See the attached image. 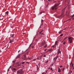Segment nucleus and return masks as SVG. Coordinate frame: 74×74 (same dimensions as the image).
<instances>
[{"label": "nucleus", "mask_w": 74, "mask_h": 74, "mask_svg": "<svg viewBox=\"0 0 74 74\" xmlns=\"http://www.w3.org/2000/svg\"><path fill=\"white\" fill-rule=\"evenodd\" d=\"M73 40V38L71 37H69L68 38V42H69L70 44H71V43H72L73 42L72 41V40Z\"/></svg>", "instance_id": "1"}, {"label": "nucleus", "mask_w": 74, "mask_h": 74, "mask_svg": "<svg viewBox=\"0 0 74 74\" xmlns=\"http://www.w3.org/2000/svg\"><path fill=\"white\" fill-rule=\"evenodd\" d=\"M24 71L22 70H19L17 71L18 74H23Z\"/></svg>", "instance_id": "2"}, {"label": "nucleus", "mask_w": 74, "mask_h": 74, "mask_svg": "<svg viewBox=\"0 0 74 74\" xmlns=\"http://www.w3.org/2000/svg\"><path fill=\"white\" fill-rule=\"evenodd\" d=\"M45 44H46V42H45L44 41V42H42L40 46V47H41L44 46Z\"/></svg>", "instance_id": "3"}, {"label": "nucleus", "mask_w": 74, "mask_h": 74, "mask_svg": "<svg viewBox=\"0 0 74 74\" xmlns=\"http://www.w3.org/2000/svg\"><path fill=\"white\" fill-rule=\"evenodd\" d=\"M58 5H59V4H56L54 6H53L52 7H51V9L52 10H54V9H55V8H56V7H57V6H58Z\"/></svg>", "instance_id": "4"}, {"label": "nucleus", "mask_w": 74, "mask_h": 74, "mask_svg": "<svg viewBox=\"0 0 74 74\" xmlns=\"http://www.w3.org/2000/svg\"><path fill=\"white\" fill-rule=\"evenodd\" d=\"M58 73H60V72H61V71L60 69V68H58Z\"/></svg>", "instance_id": "5"}, {"label": "nucleus", "mask_w": 74, "mask_h": 74, "mask_svg": "<svg viewBox=\"0 0 74 74\" xmlns=\"http://www.w3.org/2000/svg\"><path fill=\"white\" fill-rule=\"evenodd\" d=\"M20 55L19 54L17 56V57L16 58H20Z\"/></svg>", "instance_id": "6"}, {"label": "nucleus", "mask_w": 74, "mask_h": 74, "mask_svg": "<svg viewBox=\"0 0 74 74\" xmlns=\"http://www.w3.org/2000/svg\"><path fill=\"white\" fill-rule=\"evenodd\" d=\"M9 12L8 11L5 12V14H6V15H8Z\"/></svg>", "instance_id": "7"}, {"label": "nucleus", "mask_w": 74, "mask_h": 74, "mask_svg": "<svg viewBox=\"0 0 74 74\" xmlns=\"http://www.w3.org/2000/svg\"><path fill=\"white\" fill-rule=\"evenodd\" d=\"M47 46H48V45H47V44L46 43V44H45V45L44 46V48H46V47H47Z\"/></svg>", "instance_id": "8"}, {"label": "nucleus", "mask_w": 74, "mask_h": 74, "mask_svg": "<svg viewBox=\"0 0 74 74\" xmlns=\"http://www.w3.org/2000/svg\"><path fill=\"white\" fill-rule=\"evenodd\" d=\"M58 56H56V57H55V58H53V60H54V59H58Z\"/></svg>", "instance_id": "9"}, {"label": "nucleus", "mask_w": 74, "mask_h": 74, "mask_svg": "<svg viewBox=\"0 0 74 74\" xmlns=\"http://www.w3.org/2000/svg\"><path fill=\"white\" fill-rule=\"evenodd\" d=\"M14 41V40H10V43H11L12 42H13Z\"/></svg>", "instance_id": "10"}, {"label": "nucleus", "mask_w": 74, "mask_h": 74, "mask_svg": "<svg viewBox=\"0 0 74 74\" xmlns=\"http://www.w3.org/2000/svg\"><path fill=\"white\" fill-rule=\"evenodd\" d=\"M51 25H55V22H51Z\"/></svg>", "instance_id": "11"}, {"label": "nucleus", "mask_w": 74, "mask_h": 74, "mask_svg": "<svg viewBox=\"0 0 74 74\" xmlns=\"http://www.w3.org/2000/svg\"><path fill=\"white\" fill-rule=\"evenodd\" d=\"M42 58V56H40L39 57V58L40 59H41Z\"/></svg>", "instance_id": "12"}, {"label": "nucleus", "mask_w": 74, "mask_h": 74, "mask_svg": "<svg viewBox=\"0 0 74 74\" xmlns=\"http://www.w3.org/2000/svg\"><path fill=\"white\" fill-rule=\"evenodd\" d=\"M36 67H37V70H38V69H39V68H38V66L37 65H36Z\"/></svg>", "instance_id": "13"}, {"label": "nucleus", "mask_w": 74, "mask_h": 74, "mask_svg": "<svg viewBox=\"0 0 74 74\" xmlns=\"http://www.w3.org/2000/svg\"><path fill=\"white\" fill-rule=\"evenodd\" d=\"M58 53H61V51L60 50H58Z\"/></svg>", "instance_id": "14"}, {"label": "nucleus", "mask_w": 74, "mask_h": 74, "mask_svg": "<svg viewBox=\"0 0 74 74\" xmlns=\"http://www.w3.org/2000/svg\"><path fill=\"white\" fill-rule=\"evenodd\" d=\"M41 23H42V22H44V20H43V19H41Z\"/></svg>", "instance_id": "15"}, {"label": "nucleus", "mask_w": 74, "mask_h": 74, "mask_svg": "<svg viewBox=\"0 0 74 74\" xmlns=\"http://www.w3.org/2000/svg\"><path fill=\"white\" fill-rule=\"evenodd\" d=\"M59 34H61L62 33V31H60L59 32Z\"/></svg>", "instance_id": "16"}, {"label": "nucleus", "mask_w": 74, "mask_h": 74, "mask_svg": "<svg viewBox=\"0 0 74 74\" xmlns=\"http://www.w3.org/2000/svg\"><path fill=\"white\" fill-rule=\"evenodd\" d=\"M54 61V62H56V60H57V59L55 58V59H54V60H53Z\"/></svg>", "instance_id": "17"}, {"label": "nucleus", "mask_w": 74, "mask_h": 74, "mask_svg": "<svg viewBox=\"0 0 74 74\" xmlns=\"http://www.w3.org/2000/svg\"><path fill=\"white\" fill-rule=\"evenodd\" d=\"M42 32V30L40 32H39V34H41Z\"/></svg>", "instance_id": "18"}, {"label": "nucleus", "mask_w": 74, "mask_h": 74, "mask_svg": "<svg viewBox=\"0 0 74 74\" xmlns=\"http://www.w3.org/2000/svg\"><path fill=\"white\" fill-rule=\"evenodd\" d=\"M67 37H66L64 39V40H66L67 39Z\"/></svg>", "instance_id": "19"}, {"label": "nucleus", "mask_w": 74, "mask_h": 74, "mask_svg": "<svg viewBox=\"0 0 74 74\" xmlns=\"http://www.w3.org/2000/svg\"><path fill=\"white\" fill-rule=\"evenodd\" d=\"M49 61V60H47V61H46V62H45V63H48V62Z\"/></svg>", "instance_id": "20"}, {"label": "nucleus", "mask_w": 74, "mask_h": 74, "mask_svg": "<svg viewBox=\"0 0 74 74\" xmlns=\"http://www.w3.org/2000/svg\"><path fill=\"white\" fill-rule=\"evenodd\" d=\"M14 36V34H13L12 36V37H13Z\"/></svg>", "instance_id": "21"}, {"label": "nucleus", "mask_w": 74, "mask_h": 74, "mask_svg": "<svg viewBox=\"0 0 74 74\" xmlns=\"http://www.w3.org/2000/svg\"><path fill=\"white\" fill-rule=\"evenodd\" d=\"M55 0H48L49 1H54Z\"/></svg>", "instance_id": "22"}, {"label": "nucleus", "mask_w": 74, "mask_h": 74, "mask_svg": "<svg viewBox=\"0 0 74 74\" xmlns=\"http://www.w3.org/2000/svg\"><path fill=\"white\" fill-rule=\"evenodd\" d=\"M62 71H64V68H63V69L62 70Z\"/></svg>", "instance_id": "23"}, {"label": "nucleus", "mask_w": 74, "mask_h": 74, "mask_svg": "<svg viewBox=\"0 0 74 74\" xmlns=\"http://www.w3.org/2000/svg\"><path fill=\"white\" fill-rule=\"evenodd\" d=\"M15 61H12V63H15Z\"/></svg>", "instance_id": "24"}, {"label": "nucleus", "mask_w": 74, "mask_h": 74, "mask_svg": "<svg viewBox=\"0 0 74 74\" xmlns=\"http://www.w3.org/2000/svg\"><path fill=\"white\" fill-rule=\"evenodd\" d=\"M24 63H25V62H24L22 63V64H24Z\"/></svg>", "instance_id": "25"}, {"label": "nucleus", "mask_w": 74, "mask_h": 74, "mask_svg": "<svg viewBox=\"0 0 74 74\" xmlns=\"http://www.w3.org/2000/svg\"><path fill=\"white\" fill-rule=\"evenodd\" d=\"M60 36L61 37H62V36H63V34H62L61 35H60Z\"/></svg>", "instance_id": "26"}, {"label": "nucleus", "mask_w": 74, "mask_h": 74, "mask_svg": "<svg viewBox=\"0 0 74 74\" xmlns=\"http://www.w3.org/2000/svg\"><path fill=\"white\" fill-rule=\"evenodd\" d=\"M39 57H38L37 58V60H39Z\"/></svg>", "instance_id": "27"}, {"label": "nucleus", "mask_w": 74, "mask_h": 74, "mask_svg": "<svg viewBox=\"0 0 74 74\" xmlns=\"http://www.w3.org/2000/svg\"><path fill=\"white\" fill-rule=\"evenodd\" d=\"M53 63L52 65H51V66H53Z\"/></svg>", "instance_id": "28"}, {"label": "nucleus", "mask_w": 74, "mask_h": 74, "mask_svg": "<svg viewBox=\"0 0 74 74\" xmlns=\"http://www.w3.org/2000/svg\"><path fill=\"white\" fill-rule=\"evenodd\" d=\"M52 49H49V51H52Z\"/></svg>", "instance_id": "29"}, {"label": "nucleus", "mask_w": 74, "mask_h": 74, "mask_svg": "<svg viewBox=\"0 0 74 74\" xmlns=\"http://www.w3.org/2000/svg\"><path fill=\"white\" fill-rule=\"evenodd\" d=\"M34 61H36V60H37L36 59H34L33 60Z\"/></svg>", "instance_id": "30"}, {"label": "nucleus", "mask_w": 74, "mask_h": 74, "mask_svg": "<svg viewBox=\"0 0 74 74\" xmlns=\"http://www.w3.org/2000/svg\"><path fill=\"white\" fill-rule=\"evenodd\" d=\"M50 70H51V71H53V70L52 68H51Z\"/></svg>", "instance_id": "31"}, {"label": "nucleus", "mask_w": 74, "mask_h": 74, "mask_svg": "<svg viewBox=\"0 0 74 74\" xmlns=\"http://www.w3.org/2000/svg\"><path fill=\"white\" fill-rule=\"evenodd\" d=\"M72 66L73 67H74V64H73Z\"/></svg>", "instance_id": "32"}, {"label": "nucleus", "mask_w": 74, "mask_h": 74, "mask_svg": "<svg viewBox=\"0 0 74 74\" xmlns=\"http://www.w3.org/2000/svg\"><path fill=\"white\" fill-rule=\"evenodd\" d=\"M65 44H66V42H64L63 43V44H64V45H65Z\"/></svg>", "instance_id": "33"}, {"label": "nucleus", "mask_w": 74, "mask_h": 74, "mask_svg": "<svg viewBox=\"0 0 74 74\" xmlns=\"http://www.w3.org/2000/svg\"><path fill=\"white\" fill-rule=\"evenodd\" d=\"M44 58H45L46 57V55H44Z\"/></svg>", "instance_id": "34"}, {"label": "nucleus", "mask_w": 74, "mask_h": 74, "mask_svg": "<svg viewBox=\"0 0 74 74\" xmlns=\"http://www.w3.org/2000/svg\"><path fill=\"white\" fill-rule=\"evenodd\" d=\"M32 44H31L30 45H29V47H31V46H32Z\"/></svg>", "instance_id": "35"}, {"label": "nucleus", "mask_w": 74, "mask_h": 74, "mask_svg": "<svg viewBox=\"0 0 74 74\" xmlns=\"http://www.w3.org/2000/svg\"><path fill=\"white\" fill-rule=\"evenodd\" d=\"M63 67V66H60V68L61 67Z\"/></svg>", "instance_id": "36"}, {"label": "nucleus", "mask_w": 74, "mask_h": 74, "mask_svg": "<svg viewBox=\"0 0 74 74\" xmlns=\"http://www.w3.org/2000/svg\"><path fill=\"white\" fill-rule=\"evenodd\" d=\"M21 51V50H19V51H18V53H19V52Z\"/></svg>", "instance_id": "37"}, {"label": "nucleus", "mask_w": 74, "mask_h": 74, "mask_svg": "<svg viewBox=\"0 0 74 74\" xmlns=\"http://www.w3.org/2000/svg\"><path fill=\"white\" fill-rule=\"evenodd\" d=\"M13 70H16V69H15V68H14V69H13Z\"/></svg>", "instance_id": "38"}, {"label": "nucleus", "mask_w": 74, "mask_h": 74, "mask_svg": "<svg viewBox=\"0 0 74 74\" xmlns=\"http://www.w3.org/2000/svg\"><path fill=\"white\" fill-rule=\"evenodd\" d=\"M42 12H41L40 13V14H42Z\"/></svg>", "instance_id": "39"}, {"label": "nucleus", "mask_w": 74, "mask_h": 74, "mask_svg": "<svg viewBox=\"0 0 74 74\" xmlns=\"http://www.w3.org/2000/svg\"><path fill=\"white\" fill-rule=\"evenodd\" d=\"M20 65H20V64H18V66H20Z\"/></svg>", "instance_id": "40"}, {"label": "nucleus", "mask_w": 74, "mask_h": 74, "mask_svg": "<svg viewBox=\"0 0 74 74\" xmlns=\"http://www.w3.org/2000/svg\"><path fill=\"white\" fill-rule=\"evenodd\" d=\"M43 34H43V33H42L41 34V35H43Z\"/></svg>", "instance_id": "41"}, {"label": "nucleus", "mask_w": 74, "mask_h": 74, "mask_svg": "<svg viewBox=\"0 0 74 74\" xmlns=\"http://www.w3.org/2000/svg\"><path fill=\"white\" fill-rule=\"evenodd\" d=\"M32 48H34V46H32Z\"/></svg>", "instance_id": "42"}, {"label": "nucleus", "mask_w": 74, "mask_h": 74, "mask_svg": "<svg viewBox=\"0 0 74 74\" xmlns=\"http://www.w3.org/2000/svg\"><path fill=\"white\" fill-rule=\"evenodd\" d=\"M24 57L25 58H26V55H24Z\"/></svg>", "instance_id": "43"}, {"label": "nucleus", "mask_w": 74, "mask_h": 74, "mask_svg": "<svg viewBox=\"0 0 74 74\" xmlns=\"http://www.w3.org/2000/svg\"><path fill=\"white\" fill-rule=\"evenodd\" d=\"M44 74V72H43V73H42V74Z\"/></svg>", "instance_id": "44"}, {"label": "nucleus", "mask_w": 74, "mask_h": 74, "mask_svg": "<svg viewBox=\"0 0 74 74\" xmlns=\"http://www.w3.org/2000/svg\"><path fill=\"white\" fill-rule=\"evenodd\" d=\"M47 49H46L44 51H46V50Z\"/></svg>", "instance_id": "45"}, {"label": "nucleus", "mask_w": 74, "mask_h": 74, "mask_svg": "<svg viewBox=\"0 0 74 74\" xmlns=\"http://www.w3.org/2000/svg\"><path fill=\"white\" fill-rule=\"evenodd\" d=\"M8 71H9V69H8Z\"/></svg>", "instance_id": "46"}, {"label": "nucleus", "mask_w": 74, "mask_h": 74, "mask_svg": "<svg viewBox=\"0 0 74 74\" xmlns=\"http://www.w3.org/2000/svg\"><path fill=\"white\" fill-rule=\"evenodd\" d=\"M22 34H25V33H23Z\"/></svg>", "instance_id": "47"}, {"label": "nucleus", "mask_w": 74, "mask_h": 74, "mask_svg": "<svg viewBox=\"0 0 74 74\" xmlns=\"http://www.w3.org/2000/svg\"><path fill=\"white\" fill-rule=\"evenodd\" d=\"M40 64L39 63V64H38V65L39 66L40 65Z\"/></svg>", "instance_id": "48"}, {"label": "nucleus", "mask_w": 74, "mask_h": 74, "mask_svg": "<svg viewBox=\"0 0 74 74\" xmlns=\"http://www.w3.org/2000/svg\"><path fill=\"white\" fill-rule=\"evenodd\" d=\"M48 69H50V67Z\"/></svg>", "instance_id": "49"}, {"label": "nucleus", "mask_w": 74, "mask_h": 74, "mask_svg": "<svg viewBox=\"0 0 74 74\" xmlns=\"http://www.w3.org/2000/svg\"><path fill=\"white\" fill-rule=\"evenodd\" d=\"M72 64V62H71V64Z\"/></svg>", "instance_id": "50"}, {"label": "nucleus", "mask_w": 74, "mask_h": 74, "mask_svg": "<svg viewBox=\"0 0 74 74\" xmlns=\"http://www.w3.org/2000/svg\"><path fill=\"white\" fill-rule=\"evenodd\" d=\"M56 9H57V8H56L55 10H56Z\"/></svg>", "instance_id": "51"}, {"label": "nucleus", "mask_w": 74, "mask_h": 74, "mask_svg": "<svg viewBox=\"0 0 74 74\" xmlns=\"http://www.w3.org/2000/svg\"><path fill=\"white\" fill-rule=\"evenodd\" d=\"M0 52H1V50H0Z\"/></svg>", "instance_id": "52"}, {"label": "nucleus", "mask_w": 74, "mask_h": 74, "mask_svg": "<svg viewBox=\"0 0 74 74\" xmlns=\"http://www.w3.org/2000/svg\"><path fill=\"white\" fill-rule=\"evenodd\" d=\"M62 11L63 12V10H62Z\"/></svg>", "instance_id": "53"}, {"label": "nucleus", "mask_w": 74, "mask_h": 74, "mask_svg": "<svg viewBox=\"0 0 74 74\" xmlns=\"http://www.w3.org/2000/svg\"><path fill=\"white\" fill-rule=\"evenodd\" d=\"M56 45L57 44L56 43Z\"/></svg>", "instance_id": "54"}, {"label": "nucleus", "mask_w": 74, "mask_h": 74, "mask_svg": "<svg viewBox=\"0 0 74 74\" xmlns=\"http://www.w3.org/2000/svg\"><path fill=\"white\" fill-rule=\"evenodd\" d=\"M44 74H46V73H44Z\"/></svg>", "instance_id": "55"}, {"label": "nucleus", "mask_w": 74, "mask_h": 74, "mask_svg": "<svg viewBox=\"0 0 74 74\" xmlns=\"http://www.w3.org/2000/svg\"><path fill=\"white\" fill-rule=\"evenodd\" d=\"M46 73H47V71L46 72Z\"/></svg>", "instance_id": "56"}, {"label": "nucleus", "mask_w": 74, "mask_h": 74, "mask_svg": "<svg viewBox=\"0 0 74 74\" xmlns=\"http://www.w3.org/2000/svg\"><path fill=\"white\" fill-rule=\"evenodd\" d=\"M63 42V41H62V42Z\"/></svg>", "instance_id": "57"}, {"label": "nucleus", "mask_w": 74, "mask_h": 74, "mask_svg": "<svg viewBox=\"0 0 74 74\" xmlns=\"http://www.w3.org/2000/svg\"><path fill=\"white\" fill-rule=\"evenodd\" d=\"M8 47V46L7 47Z\"/></svg>", "instance_id": "58"}, {"label": "nucleus", "mask_w": 74, "mask_h": 74, "mask_svg": "<svg viewBox=\"0 0 74 74\" xmlns=\"http://www.w3.org/2000/svg\"><path fill=\"white\" fill-rule=\"evenodd\" d=\"M65 9H64V10Z\"/></svg>", "instance_id": "59"}, {"label": "nucleus", "mask_w": 74, "mask_h": 74, "mask_svg": "<svg viewBox=\"0 0 74 74\" xmlns=\"http://www.w3.org/2000/svg\"><path fill=\"white\" fill-rule=\"evenodd\" d=\"M34 38H35V37H34Z\"/></svg>", "instance_id": "60"}, {"label": "nucleus", "mask_w": 74, "mask_h": 74, "mask_svg": "<svg viewBox=\"0 0 74 74\" xmlns=\"http://www.w3.org/2000/svg\"><path fill=\"white\" fill-rule=\"evenodd\" d=\"M1 72H0V73Z\"/></svg>", "instance_id": "61"}, {"label": "nucleus", "mask_w": 74, "mask_h": 74, "mask_svg": "<svg viewBox=\"0 0 74 74\" xmlns=\"http://www.w3.org/2000/svg\"><path fill=\"white\" fill-rule=\"evenodd\" d=\"M73 15H74V14Z\"/></svg>", "instance_id": "62"}]
</instances>
